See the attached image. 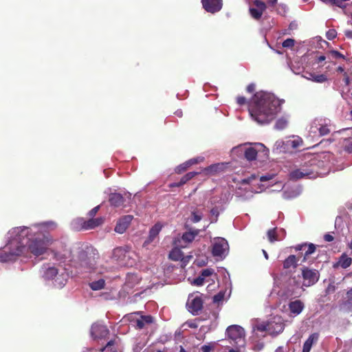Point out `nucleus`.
I'll return each instance as SVG.
<instances>
[{"mask_svg":"<svg viewBox=\"0 0 352 352\" xmlns=\"http://www.w3.org/2000/svg\"><path fill=\"white\" fill-rule=\"evenodd\" d=\"M287 121L284 118L278 119L275 124V129L278 130H283L286 128Z\"/></svg>","mask_w":352,"mask_h":352,"instance_id":"4c0bfd02","label":"nucleus"},{"mask_svg":"<svg viewBox=\"0 0 352 352\" xmlns=\"http://www.w3.org/2000/svg\"><path fill=\"white\" fill-rule=\"evenodd\" d=\"M236 102L239 105L242 106L247 103V100L244 96H238L236 98Z\"/></svg>","mask_w":352,"mask_h":352,"instance_id":"5fc2aeb1","label":"nucleus"},{"mask_svg":"<svg viewBox=\"0 0 352 352\" xmlns=\"http://www.w3.org/2000/svg\"><path fill=\"white\" fill-rule=\"evenodd\" d=\"M336 72H340V73H342V75L344 74L345 72V69H344V67H342V66H339L337 69H336Z\"/></svg>","mask_w":352,"mask_h":352,"instance_id":"338daca9","label":"nucleus"},{"mask_svg":"<svg viewBox=\"0 0 352 352\" xmlns=\"http://www.w3.org/2000/svg\"><path fill=\"white\" fill-rule=\"evenodd\" d=\"M280 101L274 94L256 92L248 104V111L259 124L270 123L280 110Z\"/></svg>","mask_w":352,"mask_h":352,"instance_id":"f257e3e1","label":"nucleus"},{"mask_svg":"<svg viewBox=\"0 0 352 352\" xmlns=\"http://www.w3.org/2000/svg\"><path fill=\"white\" fill-rule=\"evenodd\" d=\"M210 214L214 218L211 221V222H217L218 219V217L219 215V211L217 207H214L210 210Z\"/></svg>","mask_w":352,"mask_h":352,"instance_id":"49530a36","label":"nucleus"},{"mask_svg":"<svg viewBox=\"0 0 352 352\" xmlns=\"http://www.w3.org/2000/svg\"><path fill=\"white\" fill-rule=\"evenodd\" d=\"M203 8L210 13L219 12L222 8V0H201Z\"/></svg>","mask_w":352,"mask_h":352,"instance_id":"ddd939ff","label":"nucleus"},{"mask_svg":"<svg viewBox=\"0 0 352 352\" xmlns=\"http://www.w3.org/2000/svg\"><path fill=\"white\" fill-rule=\"evenodd\" d=\"M201 350L203 352H210L212 351V346H210V345H203L201 347Z\"/></svg>","mask_w":352,"mask_h":352,"instance_id":"680f3d73","label":"nucleus"},{"mask_svg":"<svg viewBox=\"0 0 352 352\" xmlns=\"http://www.w3.org/2000/svg\"><path fill=\"white\" fill-rule=\"evenodd\" d=\"M104 285L105 281L102 278L89 283V287H91V289L94 291L103 289L104 287Z\"/></svg>","mask_w":352,"mask_h":352,"instance_id":"f704fd0d","label":"nucleus"},{"mask_svg":"<svg viewBox=\"0 0 352 352\" xmlns=\"http://www.w3.org/2000/svg\"><path fill=\"white\" fill-rule=\"evenodd\" d=\"M342 76H343L342 80L344 83V86H346V87L349 86V85L351 83L349 74L347 72H344V74L342 75Z\"/></svg>","mask_w":352,"mask_h":352,"instance_id":"603ef678","label":"nucleus"},{"mask_svg":"<svg viewBox=\"0 0 352 352\" xmlns=\"http://www.w3.org/2000/svg\"><path fill=\"white\" fill-rule=\"evenodd\" d=\"M228 249V243L227 241L223 238H217L212 245V254L214 256L222 257Z\"/></svg>","mask_w":352,"mask_h":352,"instance_id":"9b49d317","label":"nucleus"},{"mask_svg":"<svg viewBox=\"0 0 352 352\" xmlns=\"http://www.w3.org/2000/svg\"><path fill=\"white\" fill-rule=\"evenodd\" d=\"M116 344V340L109 341L107 344L99 350V352H118L117 349L114 347Z\"/></svg>","mask_w":352,"mask_h":352,"instance_id":"2f4dec72","label":"nucleus"},{"mask_svg":"<svg viewBox=\"0 0 352 352\" xmlns=\"http://www.w3.org/2000/svg\"><path fill=\"white\" fill-rule=\"evenodd\" d=\"M288 145L291 146L293 148H298L303 144L302 138L298 136L294 137L292 140L287 141Z\"/></svg>","mask_w":352,"mask_h":352,"instance_id":"72a5a7b5","label":"nucleus"},{"mask_svg":"<svg viewBox=\"0 0 352 352\" xmlns=\"http://www.w3.org/2000/svg\"><path fill=\"white\" fill-rule=\"evenodd\" d=\"M104 222V219L102 217H98V218H91L87 221H85L82 228L84 230H91L94 229L100 225H102Z\"/></svg>","mask_w":352,"mask_h":352,"instance_id":"412c9836","label":"nucleus"},{"mask_svg":"<svg viewBox=\"0 0 352 352\" xmlns=\"http://www.w3.org/2000/svg\"><path fill=\"white\" fill-rule=\"evenodd\" d=\"M285 328V324L282 317L279 316H274L261 329V331H267L269 334L276 336L281 333Z\"/></svg>","mask_w":352,"mask_h":352,"instance_id":"423d86ee","label":"nucleus"},{"mask_svg":"<svg viewBox=\"0 0 352 352\" xmlns=\"http://www.w3.org/2000/svg\"><path fill=\"white\" fill-rule=\"evenodd\" d=\"M318 175L316 160L311 159L308 162L301 165L299 168L293 170L289 173V179L297 181L303 178L313 179Z\"/></svg>","mask_w":352,"mask_h":352,"instance_id":"7ed1b4c3","label":"nucleus"},{"mask_svg":"<svg viewBox=\"0 0 352 352\" xmlns=\"http://www.w3.org/2000/svg\"><path fill=\"white\" fill-rule=\"evenodd\" d=\"M320 127L318 128L316 125L315 128L319 131L320 135H326L330 133V129H329L327 125L319 124Z\"/></svg>","mask_w":352,"mask_h":352,"instance_id":"ea45409f","label":"nucleus"},{"mask_svg":"<svg viewBox=\"0 0 352 352\" xmlns=\"http://www.w3.org/2000/svg\"><path fill=\"white\" fill-rule=\"evenodd\" d=\"M199 230H193L189 232H184L182 236V239L185 243H191L194 241L195 237L199 234Z\"/></svg>","mask_w":352,"mask_h":352,"instance_id":"bb28decb","label":"nucleus"},{"mask_svg":"<svg viewBox=\"0 0 352 352\" xmlns=\"http://www.w3.org/2000/svg\"><path fill=\"white\" fill-rule=\"evenodd\" d=\"M267 237L271 243L277 241V234L275 228L270 229L267 231Z\"/></svg>","mask_w":352,"mask_h":352,"instance_id":"58836bf2","label":"nucleus"},{"mask_svg":"<svg viewBox=\"0 0 352 352\" xmlns=\"http://www.w3.org/2000/svg\"><path fill=\"white\" fill-rule=\"evenodd\" d=\"M80 265L87 269H91L94 265V259L88 256L87 252L81 250L78 253Z\"/></svg>","mask_w":352,"mask_h":352,"instance_id":"dca6fc26","label":"nucleus"},{"mask_svg":"<svg viewBox=\"0 0 352 352\" xmlns=\"http://www.w3.org/2000/svg\"><path fill=\"white\" fill-rule=\"evenodd\" d=\"M132 219H133L132 215H125V216L122 217L118 221L114 230L119 234L124 233L126 231V230L127 229V228L129 227Z\"/></svg>","mask_w":352,"mask_h":352,"instance_id":"4468645a","label":"nucleus"},{"mask_svg":"<svg viewBox=\"0 0 352 352\" xmlns=\"http://www.w3.org/2000/svg\"><path fill=\"white\" fill-rule=\"evenodd\" d=\"M319 335L317 333L311 334L305 342L302 352H310L312 345L318 340Z\"/></svg>","mask_w":352,"mask_h":352,"instance_id":"4be33fe9","label":"nucleus"},{"mask_svg":"<svg viewBox=\"0 0 352 352\" xmlns=\"http://www.w3.org/2000/svg\"><path fill=\"white\" fill-rule=\"evenodd\" d=\"M253 3L255 7L250 8V13L252 18L258 20L261 18L263 12L267 8V6L265 3L261 0H255Z\"/></svg>","mask_w":352,"mask_h":352,"instance_id":"f8f14e48","label":"nucleus"},{"mask_svg":"<svg viewBox=\"0 0 352 352\" xmlns=\"http://www.w3.org/2000/svg\"><path fill=\"white\" fill-rule=\"evenodd\" d=\"M191 221L193 223H197L202 219L201 214H198L196 211H192L191 212Z\"/></svg>","mask_w":352,"mask_h":352,"instance_id":"37998d69","label":"nucleus"},{"mask_svg":"<svg viewBox=\"0 0 352 352\" xmlns=\"http://www.w3.org/2000/svg\"><path fill=\"white\" fill-rule=\"evenodd\" d=\"M125 201L124 197L118 192H112L109 195V202L111 206L118 208L122 206Z\"/></svg>","mask_w":352,"mask_h":352,"instance_id":"a211bd4d","label":"nucleus"},{"mask_svg":"<svg viewBox=\"0 0 352 352\" xmlns=\"http://www.w3.org/2000/svg\"><path fill=\"white\" fill-rule=\"evenodd\" d=\"M58 270L55 267H47L44 272L43 276L46 279H53L58 274Z\"/></svg>","mask_w":352,"mask_h":352,"instance_id":"c756f323","label":"nucleus"},{"mask_svg":"<svg viewBox=\"0 0 352 352\" xmlns=\"http://www.w3.org/2000/svg\"><path fill=\"white\" fill-rule=\"evenodd\" d=\"M346 300L344 302V305L349 307L352 308V288L346 292Z\"/></svg>","mask_w":352,"mask_h":352,"instance_id":"79ce46f5","label":"nucleus"},{"mask_svg":"<svg viewBox=\"0 0 352 352\" xmlns=\"http://www.w3.org/2000/svg\"><path fill=\"white\" fill-rule=\"evenodd\" d=\"M127 318L133 327L136 329H142L146 324H149L153 322V317L151 316H141L138 318L132 314H129Z\"/></svg>","mask_w":352,"mask_h":352,"instance_id":"9d476101","label":"nucleus"},{"mask_svg":"<svg viewBox=\"0 0 352 352\" xmlns=\"http://www.w3.org/2000/svg\"><path fill=\"white\" fill-rule=\"evenodd\" d=\"M188 309L193 315H197L203 308V300L201 297L196 296L188 303Z\"/></svg>","mask_w":352,"mask_h":352,"instance_id":"2eb2a0df","label":"nucleus"},{"mask_svg":"<svg viewBox=\"0 0 352 352\" xmlns=\"http://www.w3.org/2000/svg\"><path fill=\"white\" fill-rule=\"evenodd\" d=\"M302 276L304 281L303 285L306 287H310L318 281L320 273L317 270L303 267L302 269Z\"/></svg>","mask_w":352,"mask_h":352,"instance_id":"6e6552de","label":"nucleus"},{"mask_svg":"<svg viewBox=\"0 0 352 352\" xmlns=\"http://www.w3.org/2000/svg\"><path fill=\"white\" fill-rule=\"evenodd\" d=\"M128 252L122 247H118L113 251L112 258L116 261L120 262L122 264H125L124 259L126 256Z\"/></svg>","mask_w":352,"mask_h":352,"instance_id":"6ab92c4d","label":"nucleus"},{"mask_svg":"<svg viewBox=\"0 0 352 352\" xmlns=\"http://www.w3.org/2000/svg\"><path fill=\"white\" fill-rule=\"evenodd\" d=\"M221 166L219 164H212L203 169V172L206 175H214L219 171Z\"/></svg>","mask_w":352,"mask_h":352,"instance_id":"473e14b6","label":"nucleus"},{"mask_svg":"<svg viewBox=\"0 0 352 352\" xmlns=\"http://www.w3.org/2000/svg\"><path fill=\"white\" fill-rule=\"evenodd\" d=\"M225 296V292H219L218 294L213 296V302L215 303H219L223 301Z\"/></svg>","mask_w":352,"mask_h":352,"instance_id":"c03bdc74","label":"nucleus"},{"mask_svg":"<svg viewBox=\"0 0 352 352\" xmlns=\"http://www.w3.org/2000/svg\"><path fill=\"white\" fill-rule=\"evenodd\" d=\"M214 272V270L210 268H206L201 271V276H203L204 278L206 277L210 276L212 275Z\"/></svg>","mask_w":352,"mask_h":352,"instance_id":"8fccbe9b","label":"nucleus"},{"mask_svg":"<svg viewBox=\"0 0 352 352\" xmlns=\"http://www.w3.org/2000/svg\"><path fill=\"white\" fill-rule=\"evenodd\" d=\"M228 337L234 341L239 347L243 346L245 344V331L239 325H231L226 329Z\"/></svg>","mask_w":352,"mask_h":352,"instance_id":"39448f33","label":"nucleus"},{"mask_svg":"<svg viewBox=\"0 0 352 352\" xmlns=\"http://www.w3.org/2000/svg\"><path fill=\"white\" fill-rule=\"evenodd\" d=\"M329 53L332 55L333 58H334L345 59L344 55H343L342 54H341L340 52H338L337 50H331V51H330Z\"/></svg>","mask_w":352,"mask_h":352,"instance_id":"3c124183","label":"nucleus"},{"mask_svg":"<svg viewBox=\"0 0 352 352\" xmlns=\"http://www.w3.org/2000/svg\"><path fill=\"white\" fill-rule=\"evenodd\" d=\"M184 184H182V182L181 180L179 182H174V183H172L169 185L170 187L173 188V187H180L182 186H183Z\"/></svg>","mask_w":352,"mask_h":352,"instance_id":"69168bd1","label":"nucleus"},{"mask_svg":"<svg viewBox=\"0 0 352 352\" xmlns=\"http://www.w3.org/2000/svg\"><path fill=\"white\" fill-rule=\"evenodd\" d=\"M99 209H100V206H97L94 207L93 209H91L89 212V213H88L89 216L90 217H94L96 214V213L98 212Z\"/></svg>","mask_w":352,"mask_h":352,"instance_id":"6e6d98bb","label":"nucleus"},{"mask_svg":"<svg viewBox=\"0 0 352 352\" xmlns=\"http://www.w3.org/2000/svg\"><path fill=\"white\" fill-rule=\"evenodd\" d=\"M200 173H201L200 172H196V171L189 172V173H186L180 179L182 182V184H186L189 180H190L195 176L199 175Z\"/></svg>","mask_w":352,"mask_h":352,"instance_id":"c9c22d12","label":"nucleus"},{"mask_svg":"<svg viewBox=\"0 0 352 352\" xmlns=\"http://www.w3.org/2000/svg\"><path fill=\"white\" fill-rule=\"evenodd\" d=\"M333 236L330 234H325L324 235V240L327 242H331L333 241Z\"/></svg>","mask_w":352,"mask_h":352,"instance_id":"052dcab7","label":"nucleus"},{"mask_svg":"<svg viewBox=\"0 0 352 352\" xmlns=\"http://www.w3.org/2000/svg\"><path fill=\"white\" fill-rule=\"evenodd\" d=\"M58 245H56L51 250L54 260L59 263H64L70 256V250H69L65 243L58 242Z\"/></svg>","mask_w":352,"mask_h":352,"instance_id":"0eeeda50","label":"nucleus"},{"mask_svg":"<svg viewBox=\"0 0 352 352\" xmlns=\"http://www.w3.org/2000/svg\"><path fill=\"white\" fill-rule=\"evenodd\" d=\"M244 156L248 161L255 160L257 156V151L252 146H250L244 151Z\"/></svg>","mask_w":352,"mask_h":352,"instance_id":"cd10ccee","label":"nucleus"},{"mask_svg":"<svg viewBox=\"0 0 352 352\" xmlns=\"http://www.w3.org/2000/svg\"><path fill=\"white\" fill-rule=\"evenodd\" d=\"M295 44V41L294 39L293 38H287L286 40H285L283 43H282V45L283 47H292Z\"/></svg>","mask_w":352,"mask_h":352,"instance_id":"de8ad7c7","label":"nucleus"},{"mask_svg":"<svg viewBox=\"0 0 352 352\" xmlns=\"http://www.w3.org/2000/svg\"><path fill=\"white\" fill-rule=\"evenodd\" d=\"M109 334L107 327L99 322L93 324L91 327V335L95 340L106 338Z\"/></svg>","mask_w":352,"mask_h":352,"instance_id":"1a4fd4ad","label":"nucleus"},{"mask_svg":"<svg viewBox=\"0 0 352 352\" xmlns=\"http://www.w3.org/2000/svg\"><path fill=\"white\" fill-rule=\"evenodd\" d=\"M307 78L318 83H322L328 80L327 76L325 74H316L314 73H310L309 77H307Z\"/></svg>","mask_w":352,"mask_h":352,"instance_id":"c85d7f7f","label":"nucleus"},{"mask_svg":"<svg viewBox=\"0 0 352 352\" xmlns=\"http://www.w3.org/2000/svg\"><path fill=\"white\" fill-rule=\"evenodd\" d=\"M30 236L26 244L29 252L36 256L43 255L46 252L49 246L52 245L54 241L49 234L40 231L32 232L30 228L24 227L21 229L19 236Z\"/></svg>","mask_w":352,"mask_h":352,"instance_id":"f03ea898","label":"nucleus"},{"mask_svg":"<svg viewBox=\"0 0 352 352\" xmlns=\"http://www.w3.org/2000/svg\"><path fill=\"white\" fill-rule=\"evenodd\" d=\"M25 246L23 243L12 241L0 253V262L6 263L15 260L16 257L24 254Z\"/></svg>","mask_w":352,"mask_h":352,"instance_id":"20e7f679","label":"nucleus"},{"mask_svg":"<svg viewBox=\"0 0 352 352\" xmlns=\"http://www.w3.org/2000/svg\"><path fill=\"white\" fill-rule=\"evenodd\" d=\"M278 0H267L268 4L274 7L277 3Z\"/></svg>","mask_w":352,"mask_h":352,"instance_id":"774afa93","label":"nucleus"},{"mask_svg":"<svg viewBox=\"0 0 352 352\" xmlns=\"http://www.w3.org/2000/svg\"><path fill=\"white\" fill-rule=\"evenodd\" d=\"M273 178V175H263L260 177L261 182H266L272 179Z\"/></svg>","mask_w":352,"mask_h":352,"instance_id":"bf43d9fd","label":"nucleus"},{"mask_svg":"<svg viewBox=\"0 0 352 352\" xmlns=\"http://www.w3.org/2000/svg\"><path fill=\"white\" fill-rule=\"evenodd\" d=\"M246 90L249 93H252L255 90V85L254 84H250L248 85Z\"/></svg>","mask_w":352,"mask_h":352,"instance_id":"e2e57ef3","label":"nucleus"},{"mask_svg":"<svg viewBox=\"0 0 352 352\" xmlns=\"http://www.w3.org/2000/svg\"><path fill=\"white\" fill-rule=\"evenodd\" d=\"M336 287L334 285L333 282L329 283L325 289V294L329 295L330 294L333 293L336 291Z\"/></svg>","mask_w":352,"mask_h":352,"instance_id":"09e8293b","label":"nucleus"},{"mask_svg":"<svg viewBox=\"0 0 352 352\" xmlns=\"http://www.w3.org/2000/svg\"><path fill=\"white\" fill-rule=\"evenodd\" d=\"M298 265V259L295 255H289L285 260L283 261V268L285 270L289 269L291 267L295 269Z\"/></svg>","mask_w":352,"mask_h":352,"instance_id":"393cba45","label":"nucleus"},{"mask_svg":"<svg viewBox=\"0 0 352 352\" xmlns=\"http://www.w3.org/2000/svg\"><path fill=\"white\" fill-rule=\"evenodd\" d=\"M204 160V157L192 158L189 160L179 164L175 168V173L177 174H182L185 172L189 167L192 165L198 164L199 162Z\"/></svg>","mask_w":352,"mask_h":352,"instance_id":"f3484780","label":"nucleus"},{"mask_svg":"<svg viewBox=\"0 0 352 352\" xmlns=\"http://www.w3.org/2000/svg\"><path fill=\"white\" fill-rule=\"evenodd\" d=\"M323 2L326 3H329L332 6H336L339 8H342L344 6L343 5V1L342 0H322Z\"/></svg>","mask_w":352,"mask_h":352,"instance_id":"a19ab883","label":"nucleus"},{"mask_svg":"<svg viewBox=\"0 0 352 352\" xmlns=\"http://www.w3.org/2000/svg\"><path fill=\"white\" fill-rule=\"evenodd\" d=\"M168 257L170 259L174 261H183L184 253L179 248H174L169 253Z\"/></svg>","mask_w":352,"mask_h":352,"instance_id":"a878e982","label":"nucleus"},{"mask_svg":"<svg viewBox=\"0 0 352 352\" xmlns=\"http://www.w3.org/2000/svg\"><path fill=\"white\" fill-rule=\"evenodd\" d=\"M352 263V258L346 254H342L339 258L338 263L333 265V267L341 266L343 269L349 267Z\"/></svg>","mask_w":352,"mask_h":352,"instance_id":"b1692460","label":"nucleus"},{"mask_svg":"<svg viewBox=\"0 0 352 352\" xmlns=\"http://www.w3.org/2000/svg\"><path fill=\"white\" fill-rule=\"evenodd\" d=\"M343 149L349 153H352V138L344 140Z\"/></svg>","mask_w":352,"mask_h":352,"instance_id":"e433bc0d","label":"nucleus"},{"mask_svg":"<svg viewBox=\"0 0 352 352\" xmlns=\"http://www.w3.org/2000/svg\"><path fill=\"white\" fill-rule=\"evenodd\" d=\"M288 306L291 314L294 316L300 314L305 307L304 303L300 300L291 301Z\"/></svg>","mask_w":352,"mask_h":352,"instance_id":"aec40b11","label":"nucleus"},{"mask_svg":"<svg viewBox=\"0 0 352 352\" xmlns=\"http://www.w3.org/2000/svg\"><path fill=\"white\" fill-rule=\"evenodd\" d=\"M204 283V278L201 276H198L197 278H195L193 280V284L197 286H201Z\"/></svg>","mask_w":352,"mask_h":352,"instance_id":"864d4df0","label":"nucleus"},{"mask_svg":"<svg viewBox=\"0 0 352 352\" xmlns=\"http://www.w3.org/2000/svg\"><path fill=\"white\" fill-rule=\"evenodd\" d=\"M162 228V226L160 223H155L149 230L148 239L145 241L144 244L151 243L159 234Z\"/></svg>","mask_w":352,"mask_h":352,"instance_id":"5701e85b","label":"nucleus"},{"mask_svg":"<svg viewBox=\"0 0 352 352\" xmlns=\"http://www.w3.org/2000/svg\"><path fill=\"white\" fill-rule=\"evenodd\" d=\"M307 250L304 254L302 262H306L309 258V256L313 254L316 250V246L314 243H307Z\"/></svg>","mask_w":352,"mask_h":352,"instance_id":"7c9ffc66","label":"nucleus"},{"mask_svg":"<svg viewBox=\"0 0 352 352\" xmlns=\"http://www.w3.org/2000/svg\"><path fill=\"white\" fill-rule=\"evenodd\" d=\"M337 36V32L335 29H330L326 33V37L328 40L331 41Z\"/></svg>","mask_w":352,"mask_h":352,"instance_id":"a18cd8bd","label":"nucleus"},{"mask_svg":"<svg viewBox=\"0 0 352 352\" xmlns=\"http://www.w3.org/2000/svg\"><path fill=\"white\" fill-rule=\"evenodd\" d=\"M344 35L347 38L352 39V30H347L344 31Z\"/></svg>","mask_w":352,"mask_h":352,"instance_id":"0e129e2a","label":"nucleus"},{"mask_svg":"<svg viewBox=\"0 0 352 352\" xmlns=\"http://www.w3.org/2000/svg\"><path fill=\"white\" fill-rule=\"evenodd\" d=\"M307 243L298 244V245H296L295 247H294V248L295 249L296 251L304 250L305 248L307 247Z\"/></svg>","mask_w":352,"mask_h":352,"instance_id":"13d9d810","label":"nucleus"},{"mask_svg":"<svg viewBox=\"0 0 352 352\" xmlns=\"http://www.w3.org/2000/svg\"><path fill=\"white\" fill-rule=\"evenodd\" d=\"M254 179H255V176L252 175L251 177H249L248 178L243 179L241 181V184H249Z\"/></svg>","mask_w":352,"mask_h":352,"instance_id":"4d7b16f0","label":"nucleus"}]
</instances>
